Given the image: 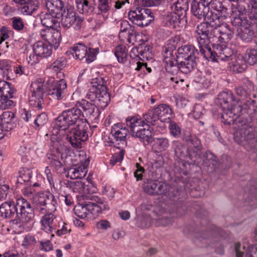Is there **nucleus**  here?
I'll return each mask as SVG.
<instances>
[{
    "instance_id": "obj_1",
    "label": "nucleus",
    "mask_w": 257,
    "mask_h": 257,
    "mask_svg": "<svg viewBox=\"0 0 257 257\" xmlns=\"http://www.w3.org/2000/svg\"><path fill=\"white\" fill-rule=\"evenodd\" d=\"M253 88L252 84L248 81L235 88L240 100L247 99L243 105L230 91L220 93L217 103L222 111L221 117L224 124L238 123V129L234 133V141L247 150L257 152L255 128L251 124L256 109V101L250 98Z\"/></svg>"
},
{
    "instance_id": "obj_2",
    "label": "nucleus",
    "mask_w": 257,
    "mask_h": 257,
    "mask_svg": "<svg viewBox=\"0 0 257 257\" xmlns=\"http://www.w3.org/2000/svg\"><path fill=\"white\" fill-rule=\"evenodd\" d=\"M83 120L81 110L75 104L74 107L63 111L56 122L59 130H67L66 140L77 149L81 148L82 142L87 140L91 130L90 124Z\"/></svg>"
},
{
    "instance_id": "obj_3",
    "label": "nucleus",
    "mask_w": 257,
    "mask_h": 257,
    "mask_svg": "<svg viewBox=\"0 0 257 257\" xmlns=\"http://www.w3.org/2000/svg\"><path fill=\"white\" fill-rule=\"evenodd\" d=\"M203 19L205 22L198 24L195 31L199 43L205 44L207 40L214 42L223 36H227V39L233 37V30L224 21L225 18L222 16L211 11Z\"/></svg>"
},
{
    "instance_id": "obj_4",
    "label": "nucleus",
    "mask_w": 257,
    "mask_h": 257,
    "mask_svg": "<svg viewBox=\"0 0 257 257\" xmlns=\"http://www.w3.org/2000/svg\"><path fill=\"white\" fill-rule=\"evenodd\" d=\"M0 217L4 219H10L12 226H21L24 223L31 221L34 217V213L30 203L21 197L16 202L8 201L0 205Z\"/></svg>"
},
{
    "instance_id": "obj_5",
    "label": "nucleus",
    "mask_w": 257,
    "mask_h": 257,
    "mask_svg": "<svg viewBox=\"0 0 257 257\" xmlns=\"http://www.w3.org/2000/svg\"><path fill=\"white\" fill-rule=\"evenodd\" d=\"M161 2L162 0H135L133 5L135 10L129 12V20L141 28L148 26L154 21V14L150 9L143 7L158 6Z\"/></svg>"
},
{
    "instance_id": "obj_6",
    "label": "nucleus",
    "mask_w": 257,
    "mask_h": 257,
    "mask_svg": "<svg viewBox=\"0 0 257 257\" xmlns=\"http://www.w3.org/2000/svg\"><path fill=\"white\" fill-rule=\"evenodd\" d=\"M168 43L163 48L164 62L165 63L166 71L172 74H177L179 71L188 74L192 71L197 65V61L195 60L180 59L175 58L173 52L176 50L175 42Z\"/></svg>"
},
{
    "instance_id": "obj_7",
    "label": "nucleus",
    "mask_w": 257,
    "mask_h": 257,
    "mask_svg": "<svg viewBox=\"0 0 257 257\" xmlns=\"http://www.w3.org/2000/svg\"><path fill=\"white\" fill-rule=\"evenodd\" d=\"M104 78L101 77L92 79V87L89 89L86 98L94 103L98 107L104 109L110 100Z\"/></svg>"
},
{
    "instance_id": "obj_8",
    "label": "nucleus",
    "mask_w": 257,
    "mask_h": 257,
    "mask_svg": "<svg viewBox=\"0 0 257 257\" xmlns=\"http://www.w3.org/2000/svg\"><path fill=\"white\" fill-rule=\"evenodd\" d=\"M126 124L130 127L131 132L134 137L139 138L146 146L153 141V129L151 124L148 123L144 118L137 117H127L126 118Z\"/></svg>"
},
{
    "instance_id": "obj_9",
    "label": "nucleus",
    "mask_w": 257,
    "mask_h": 257,
    "mask_svg": "<svg viewBox=\"0 0 257 257\" xmlns=\"http://www.w3.org/2000/svg\"><path fill=\"white\" fill-rule=\"evenodd\" d=\"M226 233L220 228H217L211 224L206 227H203L198 233V235L194 240L195 243L201 247L212 245L215 242L221 240L226 236Z\"/></svg>"
},
{
    "instance_id": "obj_10",
    "label": "nucleus",
    "mask_w": 257,
    "mask_h": 257,
    "mask_svg": "<svg viewBox=\"0 0 257 257\" xmlns=\"http://www.w3.org/2000/svg\"><path fill=\"white\" fill-rule=\"evenodd\" d=\"M33 204L35 206L33 210L36 212L42 214L54 212L58 205L57 196L50 192L39 193L34 198Z\"/></svg>"
},
{
    "instance_id": "obj_11",
    "label": "nucleus",
    "mask_w": 257,
    "mask_h": 257,
    "mask_svg": "<svg viewBox=\"0 0 257 257\" xmlns=\"http://www.w3.org/2000/svg\"><path fill=\"white\" fill-rule=\"evenodd\" d=\"M172 115V110L168 105L161 104L157 107L149 109L148 111L144 114L143 118L152 125L158 124L159 120L165 122L166 120H171Z\"/></svg>"
},
{
    "instance_id": "obj_12",
    "label": "nucleus",
    "mask_w": 257,
    "mask_h": 257,
    "mask_svg": "<svg viewBox=\"0 0 257 257\" xmlns=\"http://www.w3.org/2000/svg\"><path fill=\"white\" fill-rule=\"evenodd\" d=\"M226 38L227 36H223L218 38V40L214 42L208 41L215 51V57H216L215 62H218L219 60L231 61L235 58L236 55L234 53V51L224 44L226 41L231 40L227 39Z\"/></svg>"
},
{
    "instance_id": "obj_13",
    "label": "nucleus",
    "mask_w": 257,
    "mask_h": 257,
    "mask_svg": "<svg viewBox=\"0 0 257 257\" xmlns=\"http://www.w3.org/2000/svg\"><path fill=\"white\" fill-rule=\"evenodd\" d=\"M46 84L47 95L50 99L60 100L65 97L67 88V83L65 79H61L55 82L54 78H48Z\"/></svg>"
},
{
    "instance_id": "obj_14",
    "label": "nucleus",
    "mask_w": 257,
    "mask_h": 257,
    "mask_svg": "<svg viewBox=\"0 0 257 257\" xmlns=\"http://www.w3.org/2000/svg\"><path fill=\"white\" fill-rule=\"evenodd\" d=\"M172 11L170 16H169L170 20L173 23H180L181 21L187 22L186 15L188 10V0H173L171 6Z\"/></svg>"
},
{
    "instance_id": "obj_15",
    "label": "nucleus",
    "mask_w": 257,
    "mask_h": 257,
    "mask_svg": "<svg viewBox=\"0 0 257 257\" xmlns=\"http://www.w3.org/2000/svg\"><path fill=\"white\" fill-rule=\"evenodd\" d=\"M167 187L165 193L162 196H167L170 200L174 202L175 210L172 211L173 214L175 213L177 216L185 214L187 208L182 200H180L181 191L175 186L171 187L167 184Z\"/></svg>"
},
{
    "instance_id": "obj_16",
    "label": "nucleus",
    "mask_w": 257,
    "mask_h": 257,
    "mask_svg": "<svg viewBox=\"0 0 257 257\" xmlns=\"http://www.w3.org/2000/svg\"><path fill=\"white\" fill-rule=\"evenodd\" d=\"M78 109L81 110V116L85 121L86 118L92 120L98 119L100 115V111L98 106L94 103H91L85 99H81L76 103Z\"/></svg>"
},
{
    "instance_id": "obj_17",
    "label": "nucleus",
    "mask_w": 257,
    "mask_h": 257,
    "mask_svg": "<svg viewBox=\"0 0 257 257\" xmlns=\"http://www.w3.org/2000/svg\"><path fill=\"white\" fill-rule=\"evenodd\" d=\"M60 16L61 18V25L64 28L68 29L75 23L77 28H80V24L83 20L77 15L74 8L71 6H66L65 10H64L63 13Z\"/></svg>"
},
{
    "instance_id": "obj_18",
    "label": "nucleus",
    "mask_w": 257,
    "mask_h": 257,
    "mask_svg": "<svg viewBox=\"0 0 257 257\" xmlns=\"http://www.w3.org/2000/svg\"><path fill=\"white\" fill-rule=\"evenodd\" d=\"M167 188V184L150 178L145 179L143 184L144 191L151 196L162 195L165 193Z\"/></svg>"
},
{
    "instance_id": "obj_19",
    "label": "nucleus",
    "mask_w": 257,
    "mask_h": 257,
    "mask_svg": "<svg viewBox=\"0 0 257 257\" xmlns=\"http://www.w3.org/2000/svg\"><path fill=\"white\" fill-rule=\"evenodd\" d=\"M128 132V129L123 124L121 123L114 124L111 127V134L115 141L120 143L115 144L114 142L111 141V145L119 149L122 148L126 144V137Z\"/></svg>"
},
{
    "instance_id": "obj_20",
    "label": "nucleus",
    "mask_w": 257,
    "mask_h": 257,
    "mask_svg": "<svg viewBox=\"0 0 257 257\" xmlns=\"http://www.w3.org/2000/svg\"><path fill=\"white\" fill-rule=\"evenodd\" d=\"M100 209L101 207H93V205H87L85 202V203H78L74 208L75 214L80 218L86 217L88 212H90L93 215L98 216Z\"/></svg>"
},
{
    "instance_id": "obj_21",
    "label": "nucleus",
    "mask_w": 257,
    "mask_h": 257,
    "mask_svg": "<svg viewBox=\"0 0 257 257\" xmlns=\"http://www.w3.org/2000/svg\"><path fill=\"white\" fill-rule=\"evenodd\" d=\"M178 54L175 58L195 60H198L199 55L198 51L194 46L191 45H185L179 47L178 50Z\"/></svg>"
},
{
    "instance_id": "obj_22",
    "label": "nucleus",
    "mask_w": 257,
    "mask_h": 257,
    "mask_svg": "<svg viewBox=\"0 0 257 257\" xmlns=\"http://www.w3.org/2000/svg\"><path fill=\"white\" fill-rule=\"evenodd\" d=\"M76 7L79 13L87 16L93 14L95 6V0H76Z\"/></svg>"
},
{
    "instance_id": "obj_23",
    "label": "nucleus",
    "mask_w": 257,
    "mask_h": 257,
    "mask_svg": "<svg viewBox=\"0 0 257 257\" xmlns=\"http://www.w3.org/2000/svg\"><path fill=\"white\" fill-rule=\"evenodd\" d=\"M191 11L193 15L198 19L204 18L207 12H209L208 6L200 0H193L191 3Z\"/></svg>"
},
{
    "instance_id": "obj_24",
    "label": "nucleus",
    "mask_w": 257,
    "mask_h": 257,
    "mask_svg": "<svg viewBox=\"0 0 257 257\" xmlns=\"http://www.w3.org/2000/svg\"><path fill=\"white\" fill-rule=\"evenodd\" d=\"M48 12L57 18H60L61 14L65 10L66 7L62 0H50L46 2Z\"/></svg>"
},
{
    "instance_id": "obj_25",
    "label": "nucleus",
    "mask_w": 257,
    "mask_h": 257,
    "mask_svg": "<svg viewBox=\"0 0 257 257\" xmlns=\"http://www.w3.org/2000/svg\"><path fill=\"white\" fill-rule=\"evenodd\" d=\"M47 44L55 49L58 48L61 41V33L54 29L49 30L43 35Z\"/></svg>"
},
{
    "instance_id": "obj_26",
    "label": "nucleus",
    "mask_w": 257,
    "mask_h": 257,
    "mask_svg": "<svg viewBox=\"0 0 257 257\" xmlns=\"http://www.w3.org/2000/svg\"><path fill=\"white\" fill-rule=\"evenodd\" d=\"M15 115L11 111H5L0 115V125L6 130L9 131L15 126Z\"/></svg>"
},
{
    "instance_id": "obj_27",
    "label": "nucleus",
    "mask_w": 257,
    "mask_h": 257,
    "mask_svg": "<svg viewBox=\"0 0 257 257\" xmlns=\"http://www.w3.org/2000/svg\"><path fill=\"white\" fill-rule=\"evenodd\" d=\"M257 30V24L250 22L248 26H244L238 33L239 37L243 41L249 42L254 36V31Z\"/></svg>"
},
{
    "instance_id": "obj_28",
    "label": "nucleus",
    "mask_w": 257,
    "mask_h": 257,
    "mask_svg": "<svg viewBox=\"0 0 257 257\" xmlns=\"http://www.w3.org/2000/svg\"><path fill=\"white\" fill-rule=\"evenodd\" d=\"M15 88L12 84L6 81H0V97L5 101H12L11 98L13 97L15 92Z\"/></svg>"
},
{
    "instance_id": "obj_29",
    "label": "nucleus",
    "mask_w": 257,
    "mask_h": 257,
    "mask_svg": "<svg viewBox=\"0 0 257 257\" xmlns=\"http://www.w3.org/2000/svg\"><path fill=\"white\" fill-rule=\"evenodd\" d=\"M34 53L39 57H47L52 54L51 47L46 42L37 41L33 45Z\"/></svg>"
},
{
    "instance_id": "obj_30",
    "label": "nucleus",
    "mask_w": 257,
    "mask_h": 257,
    "mask_svg": "<svg viewBox=\"0 0 257 257\" xmlns=\"http://www.w3.org/2000/svg\"><path fill=\"white\" fill-rule=\"evenodd\" d=\"M197 42L199 47V55L200 54L204 58L208 60H211L212 62H215L216 58L214 49L207 46L208 44H210L207 40L205 44H200L197 39Z\"/></svg>"
},
{
    "instance_id": "obj_31",
    "label": "nucleus",
    "mask_w": 257,
    "mask_h": 257,
    "mask_svg": "<svg viewBox=\"0 0 257 257\" xmlns=\"http://www.w3.org/2000/svg\"><path fill=\"white\" fill-rule=\"evenodd\" d=\"M197 42L199 47V55L200 54L204 58L208 60H211L212 62H215L216 58L214 49L207 46L208 44H210L207 40L205 44H200L197 39Z\"/></svg>"
},
{
    "instance_id": "obj_32",
    "label": "nucleus",
    "mask_w": 257,
    "mask_h": 257,
    "mask_svg": "<svg viewBox=\"0 0 257 257\" xmlns=\"http://www.w3.org/2000/svg\"><path fill=\"white\" fill-rule=\"evenodd\" d=\"M230 69L235 73H242L245 70L247 65L242 56H236L233 60H231Z\"/></svg>"
},
{
    "instance_id": "obj_33",
    "label": "nucleus",
    "mask_w": 257,
    "mask_h": 257,
    "mask_svg": "<svg viewBox=\"0 0 257 257\" xmlns=\"http://www.w3.org/2000/svg\"><path fill=\"white\" fill-rule=\"evenodd\" d=\"M56 16L48 12L43 14L41 16L42 24L48 28H53L59 25L58 19Z\"/></svg>"
},
{
    "instance_id": "obj_34",
    "label": "nucleus",
    "mask_w": 257,
    "mask_h": 257,
    "mask_svg": "<svg viewBox=\"0 0 257 257\" xmlns=\"http://www.w3.org/2000/svg\"><path fill=\"white\" fill-rule=\"evenodd\" d=\"M87 48L86 46L78 43L70 48L69 52L77 59L83 61L87 54Z\"/></svg>"
},
{
    "instance_id": "obj_35",
    "label": "nucleus",
    "mask_w": 257,
    "mask_h": 257,
    "mask_svg": "<svg viewBox=\"0 0 257 257\" xmlns=\"http://www.w3.org/2000/svg\"><path fill=\"white\" fill-rule=\"evenodd\" d=\"M48 213L44 214L41 219V223L42 225V229L46 232H52L53 228V221L55 218V215L52 213L53 212H48Z\"/></svg>"
},
{
    "instance_id": "obj_36",
    "label": "nucleus",
    "mask_w": 257,
    "mask_h": 257,
    "mask_svg": "<svg viewBox=\"0 0 257 257\" xmlns=\"http://www.w3.org/2000/svg\"><path fill=\"white\" fill-rule=\"evenodd\" d=\"M47 85L46 81L43 80L42 79H38L32 83L31 85V92L32 94L37 93L38 94L44 95V90Z\"/></svg>"
},
{
    "instance_id": "obj_37",
    "label": "nucleus",
    "mask_w": 257,
    "mask_h": 257,
    "mask_svg": "<svg viewBox=\"0 0 257 257\" xmlns=\"http://www.w3.org/2000/svg\"><path fill=\"white\" fill-rule=\"evenodd\" d=\"M21 8V12L25 15H30L38 8V3L36 0H32L23 4Z\"/></svg>"
},
{
    "instance_id": "obj_38",
    "label": "nucleus",
    "mask_w": 257,
    "mask_h": 257,
    "mask_svg": "<svg viewBox=\"0 0 257 257\" xmlns=\"http://www.w3.org/2000/svg\"><path fill=\"white\" fill-rule=\"evenodd\" d=\"M43 96L42 94H38L37 93L32 94L29 97V102L31 106L41 109L44 104Z\"/></svg>"
},
{
    "instance_id": "obj_39",
    "label": "nucleus",
    "mask_w": 257,
    "mask_h": 257,
    "mask_svg": "<svg viewBox=\"0 0 257 257\" xmlns=\"http://www.w3.org/2000/svg\"><path fill=\"white\" fill-rule=\"evenodd\" d=\"M213 8L217 12H220L222 14L224 18H226L229 13L228 11V6L227 3L224 1H220V0H214L212 3Z\"/></svg>"
},
{
    "instance_id": "obj_40",
    "label": "nucleus",
    "mask_w": 257,
    "mask_h": 257,
    "mask_svg": "<svg viewBox=\"0 0 257 257\" xmlns=\"http://www.w3.org/2000/svg\"><path fill=\"white\" fill-rule=\"evenodd\" d=\"M20 175L17 179L18 183L23 184L24 182H30L31 184V179L32 175V171L28 168H23L19 171Z\"/></svg>"
},
{
    "instance_id": "obj_41",
    "label": "nucleus",
    "mask_w": 257,
    "mask_h": 257,
    "mask_svg": "<svg viewBox=\"0 0 257 257\" xmlns=\"http://www.w3.org/2000/svg\"><path fill=\"white\" fill-rule=\"evenodd\" d=\"M115 56L120 63H125L126 61L127 51L124 46H117L115 50Z\"/></svg>"
},
{
    "instance_id": "obj_42",
    "label": "nucleus",
    "mask_w": 257,
    "mask_h": 257,
    "mask_svg": "<svg viewBox=\"0 0 257 257\" xmlns=\"http://www.w3.org/2000/svg\"><path fill=\"white\" fill-rule=\"evenodd\" d=\"M243 59L250 65L257 63V49H251L246 50Z\"/></svg>"
},
{
    "instance_id": "obj_43",
    "label": "nucleus",
    "mask_w": 257,
    "mask_h": 257,
    "mask_svg": "<svg viewBox=\"0 0 257 257\" xmlns=\"http://www.w3.org/2000/svg\"><path fill=\"white\" fill-rule=\"evenodd\" d=\"M249 21L246 17L243 16V14H239L237 16L232 18L231 19V24L233 26L236 27H243L244 26H248Z\"/></svg>"
},
{
    "instance_id": "obj_44",
    "label": "nucleus",
    "mask_w": 257,
    "mask_h": 257,
    "mask_svg": "<svg viewBox=\"0 0 257 257\" xmlns=\"http://www.w3.org/2000/svg\"><path fill=\"white\" fill-rule=\"evenodd\" d=\"M202 154L201 150L190 149L188 154V157L191 160L192 163L197 165L202 163Z\"/></svg>"
},
{
    "instance_id": "obj_45",
    "label": "nucleus",
    "mask_w": 257,
    "mask_h": 257,
    "mask_svg": "<svg viewBox=\"0 0 257 257\" xmlns=\"http://www.w3.org/2000/svg\"><path fill=\"white\" fill-rule=\"evenodd\" d=\"M90 201H86L87 205L92 204L93 207L96 206L101 207V209L99 212V214L101 213L103 210H105L108 209L107 204H106L99 197L97 196H91L90 199Z\"/></svg>"
},
{
    "instance_id": "obj_46",
    "label": "nucleus",
    "mask_w": 257,
    "mask_h": 257,
    "mask_svg": "<svg viewBox=\"0 0 257 257\" xmlns=\"http://www.w3.org/2000/svg\"><path fill=\"white\" fill-rule=\"evenodd\" d=\"M248 189V201H253V200H257V180H253L249 183Z\"/></svg>"
},
{
    "instance_id": "obj_47",
    "label": "nucleus",
    "mask_w": 257,
    "mask_h": 257,
    "mask_svg": "<svg viewBox=\"0 0 257 257\" xmlns=\"http://www.w3.org/2000/svg\"><path fill=\"white\" fill-rule=\"evenodd\" d=\"M99 4L98 5V12H95L97 15H100L103 13L108 12L111 7V0H98Z\"/></svg>"
},
{
    "instance_id": "obj_48",
    "label": "nucleus",
    "mask_w": 257,
    "mask_h": 257,
    "mask_svg": "<svg viewBox=\"0 0 257 257\" xmlns=\"http://www.w3.org/2000/svg\"><path fill=\"white\" fill-rule=\"evenodd\" d=\"M168 122H169L168 128L170 135L176 139L180 138L181 135L180 127L174 121L171 120Z\"/></svg>"
},
{
    "instance_id": "obj_49",
    "label": "nucleus",
    "mask_w": 257,
    "mask_h": 257,
    "mask_svg": "<svg viewBox=\"0 0 257 257\" xmlns=\"http://www.w3.org/2000/svg\"><path fill=\"white\" fill-rule=\"evenodd\" d=\"M66 64V60L64 58H60L55 61L50 66V68L56 72H58L59 74L63 75V73L60 72Z\"/></svg>"
},
{
    "instance_id": "obj_50",
    "label": "nucleus",
    "mask_w": 257,
    "mask_h": 257,
    "mask_svg": "<svg viewBox=\"0 0 257 257\" xmlns=\"http://www.w3.org/2000/svg\"><path fill=\"white\" fill-rule=\"evenodd\" d=\"M48 159L50 160L49 163L50 167H53L56 171H58L63 167V165L60 161L59 157L55 154H50Z\"/></svg>"
},
{
    "instance_id": "obj_51",
    "label": "nucleus",
    "mask_w": 257,
    "mask_h": 257,
    "mask_svg": "<svg viewBox=\"0 0 257 257\" xmlns=\"http://www.w3.org/2000/svg\"><path fill=\"white\" fill-rule=\"evenodd\" d=\"M172 147L174 150L175 154L178 158H181L184 156L185 147L183 144L178 141L172 142Z\"/></svg>"
},
{
    "instance_id": "obj_52",
    "label": "nucleus",
    "mask_w": 257,
    "mask_h": 257,
    "mask_svg": "<svg viewBox=\"0 0 257 257\" xmlns=\"http://www.w3.org/2000/svg\"><path fill=\"white\" fill-rule=\"evenodd\" d=\"M98 53V49H93L89 48L87 50V54L86 56L84 57L83 62H86L87 64L90 63L93 61L95 58L96 55Z\"/></svg>"
},
{
    "instance_id": "obj_53",
    "label": "nucleus",
    "mask_w": 257,
    "mask_h": 257,
    "mask_svg": "<svg viewBox=\"0 0 257 257\" xmlns=\"http://www.w3.org/2000/svg\"><path fill=\"white\" fill-rule=\"evenodd\" d=\"M155 142L161 152L166 150L169 146V141L167 138H156Z\"/></svg>"
},
{
    "instance_id": "obj_54",
    "label": "nucleus",
    "mask_w": 257,
    "mask_h": 257,
    "mask_svg": "<svg viewBox=\"0 0 257 257\" xmlns=\"http://www.w3.org/2000/svg\"><path fill=\"white\" fill-rule=\"evenodd\" d=\"M136 225L140 228H147L151 226V220L149 217H139L137 218Z\"/></svg>"
},
{
    "instance_id": "obj_55",
    "label": "nucleus",
    "mask_w": 257,
    "mask_h": 257,
    "mask_svg": "<svg viewBox=\"0 0 257 257\" xmlns=\"http://www.w3.org/2000/svg\"><path fill=\"white\" fill-rule=\"evenodd\" d=\"M236 8L239 14H244L246 12L247 9L249 7V4L247 0H237Z\"/></svg>"
},
{
    "instance_id": "obj_56",
    "label": "nucleus",
    "mask_w": 257,
    "mask_h": 257,
    "mask_svg": "<svg viewBox=\"0 0 257 257\" xmlns=\"http://www.w3.org/2000/svg\"><path fill=\"white\" fill-rule=\"evenodd\" d=\"M173 221L172 217L163 216L156 220L155 225L157 226H168L172 224Z\"/></svg>"
},
{
    "instance_id": "obj_57",
    "label": "nucleus",
    "mask_w": 257,
    "mask_h": 257,
    "mask_svg": "<svg viewBox=\"0 0 257 257\" xmlns=\"http://www.w3.org/2000/svg\"><path fill=\"white\" fill-rule=\"evenodd\" d=\"M48 120L47 115L45 112H42L38 114L34 120L35 124L39 127L44 125Z\"/></svg>"
},
{
    "instance_id": "obj_58",
    "label": "nucleus",
    "mask_w": 257,
    "mask_h": 257,
    "mask_svg": "<svg viewBox=\"0 0 257 257\" xmlns=\"http://www.w3.org/2000/svg\"><path fill=\"white\" fill-rule=\"evenodd\" d=\"M190 147V149H197L198 150H202V147L200 140L195 136L193 137L190 141L187 144Z\"/></svg>"
},
{
    "instance_id": "obj_59",
    "label": "nucleus",
    "mask_w": 257,
    "mask_h": 257,
    "mask_svg": "<svg viewBox=\"0 0 257 257\" xmlns=\"http://www.w3.org/2000/svg\"><path fill=\"white\" fill-rule=\"evenodd\" d=\"M215 162L216 157L210 151H206L202 157V163L206 166H209V162Z\"/></svg>"
},
{
    "instance_id": "obj_60",
    "label": "nucleus",
    "mask_w": 257,
    "mask_h": 257,
    "mask_svg": "<svg viewBox=\"0 0 257 257\" xmlns=\"http://www.w3.org/2000/svg\"><path fill=\"white\" fill-rule=\"evenodd\" d=\"M12 20V26L13 28L17 31H21L24 28V22L22 18L14 17Z\"/></svg>"
},
{
    "instance_id": "obj_61",
    "label": "nucleus",
    "mask_w": 257,
    "mask_h": 257,
    "mask_svg": "<svg viewBox=\"0 0 257 257\" xmlns=\"http://www.w3.org/2000/svg\"><path fill=\"white\" fill-rule=\"evenodd\" d=\"M127 42L129 43H133L132 42L133 38H136V37L137 35V32L135 30V27L131 25L130 24L129 27L127 29Z\"/></svg>"
},
{
    "instance_id": "obj_62",
    "label": "nucleus",
    "mask_w": 257,
    "mask_h": 257,
    "mask_svg": "<svg viewBox=\"0 0 257 257\" xmlns=\"http://www.w3.org/2000/svg\"><path fill=\"white\" fill-rule=\"evenodd\" d=\"M123 151L121 150L118 154H115L110 160V164L113 166L117 163H120L123 160Z\"/></svg>"
},
{
    "instance_id": "obj_63",
    "label": "nucleus",
    "mask_w": 257,
    "mask_h": 257,
    "mask_svg": "<svg viewBox=\"0 0 257 257\" xmlns=\"http://www.w3.org/2000/svg\"><path fill=\"white\" fill-rule=\"evenodd\" d=\"M244 257H257V244L249 245Z\"/></svg>"
},
{
    "instance_id": "obj_64",
    "label": "nucleus",
    "mask_w": 257,
    "mask_h": 257,
    "mask_svg": "<svg viewBox=\"0 0 257 257\" xmlns=\"http://www.w3.org/2000/svg\"><path fill=\"white\" fill-rule=\"evenodd\" d=\"M248 20L253 23H255L256 24V22L257 21V7H251V8L249 10L248 13Z\"/></svg>"
}]
</instances>
